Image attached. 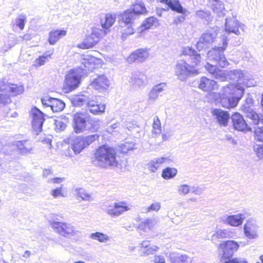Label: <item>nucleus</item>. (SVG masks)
<instances>
[{
  "mask_svg": "<svg viewBox=\"0 0 263 263\" xmlns=\"http://www.w3.org/2000/svg\"><path fill=\"white\" fill-rule=\"evenodd\" d=\"M244 90L245 88L241 86L237 88L234 85L228 84L222 87L220 93L212 92L208 96L211 97V101L219 102L224 108H233L237 106L242 98Z\"/></svg>",
  "mask_w": 263,
  "mask_h": 263,
  "instance_id": "1",
  "label": "nucleus"
},
{
  "mask_svg": "<svg viewBox=\"0 0 263 263\" xmlns=\"http://www.w3.org/2000/svg\"><path fill=\"white\" fill-rule=\"evenodd\" d=\"M117 153L115 148L106 145L100 146L95 153L96 159L100 166L104 168L117 166Z\"/></svg>",
  "mask_w": 263,
  "mask_h": 263,
  "instance_id": "2",
  "label": "nucleus"
},
{
  "mask_svg": "<svg viewBox=\"0 0 263 263\" xmlns=\"http://www.w3.org/2000/svg\"><path fill=\"white\" fill-rule=\"evenodd\" d=\"M224 81L232 80L237 82V84H232L237 88L241 86L244 88L246 87H253L256 85V81L252 76L247 71L243 72L240 69L225 70Z\"/></svg>",
  "mask_w": 263,
  "mask_h": 263,
  "instance_id": "3",
  "label": "nucleus"
},
{
  "mask_svg": "<svg viewBox=\"0 0 263 263\" xmlns=\"http://www.w3.org/2000/svg\"><path fill=\"white\" fill-rule=\"evenodd\" d=\"M222 47H216L211 49L207 53V58L210 63L223 68L229 64L223 54V51L226 49L228 44L226 38L222 39Z\"/></svg>",
  "mask_w": 263,
  "mask_h": 263,
  "instance_id": "4",
  "label": "nucleus"
},
{
  "mask_svg": "<svg viewBox=\"0 0 263 263\" xmlns=\"http://www.w3.org/2000/svg\"><path fill=\"white\" fill-rule=\"evenodd\" d=\"M175 75L181 81H186L188 78L197 75L198 70L192 65L189 64L186 61H178L175 68Z\"/></svg>",
  "mask_w": 263,
  "mask_h": 263,
  "instance_id": "5",
  "label": "nucleus"
},
{
  "mask_svg": "<svg viewBox=\"0 0 263 263\" xmlns=\"http://www.w3.org/2000/svg\"><path fill=\"white\" fill-rule=\"evenodd\" d=\"M245 25L240 23L236 18V16L232 15L226 18L225 31L227 33L234 34L236 35H241L245 31Z\"/></svg>",
  "mask_w": 263,
  "mask_h": 263,
  "instance_id": "6",
  "label": "nucleus"
},
{
  "mask_svg": "<svg viewBox=\"0 0 263 263\" xmlns=\"http://www.w3.org/2000/svg\"><path fill=\"white\" fill-rule=\"evenodd\" d=\"M161 3L166 4L172 10L180 13L175 17L176 23H182L184 21L185 17L189 14V12L183 8L179 0H160Z\"/></svg>",
  "mask_w": 263,
  "mask_h": 263,
  "instance_id": "7",
  "label": "nucleus"
},
{
  "mask_svg": "<svg viewBox=\"0 0 263 263\" xmlns=\"http://www.w3.org/2000/svg\"><path fill=\"white\" fill-rule=\"evenodd\" d=\"M51 226L54 231L64 237H69L77 234L78 231L71 224L53 221L51 222Z\"/></svg>",
  "mask_w": 263,
  "mask_h": 263,
  "instance_id": "8",
  "label": "nucleus"
},
{
  "mask_svg": "<svg viewBox=\"0 0 263 263\" xmlns=\"http://www.w3.org/2000/svg\"><path fill=\"white\" fill-rule=\"evenodd\" d=\"M239 247L238 243L234 240H229L220 243L219 245V248L221 249L223 252L222 259L225 261L231 258Z\"/></svg>",
  "mask_w": 263,
  "mask_h": 263,
  "instance_id": "9",
  "label": "nucleus"
},
{
  "mask_svg": "<svg viewBox=\"0 0 263 263\" xmlns=\"http://www.w3.org/2000/svg\"><path fill=\"white\" fill-rule=\"evenodd\" d=\"M80 70H71L66 74L65 80V89L67 91H71L78 87L80 82L81 74Z\"/></svg>",
  "mask_w": 263,
  "mask_h": 263,
  "instance_id": "10",
  "label": "nucleus"
},
{
  "mask_svg": "<svg viewBox=\"0 0 263 263\" xmlns=\"http://www.w3.org/2000/svg\"><path fill=\"white\" fill-rule=\"evenodd\" d=\"M32 127L34 134L37 135L42 130V126L45 121L44 114L36 107L32 108Z\"/></svg>",
  "mask_w": 263,
  "mask_h": 263,
  "instance_id": "11",
  "label": "nucleus"
},
{
  "mask_svg": "<svg viewBox=\"0 0 263 263\" xmlns=\"http://www.w3.org/2000/svg\"><path fill=\"white\" fill-rule=\"evenodd\" d=\"M258 230L259 226L256 221L252 218L248 219L243 226L244 235L250 239L258 238Z\"/></svg>",
  "mask_w": 263,
  "mask_h": 263,
  "instance_id": "12",
  "label": "nucleus"
},
{
  "mask_svg": "<svg viewBox=\"0 0 263 263\" xmlns=\"http://www.w3.org/2000/svg\"><path fill=\"white\" fill-rule=\"evenodd\" d=\"M89 116L85 111L79 112L73 117L74 129L76 133L83 132L86 128V122L89 121Z\"/></svg>",
  "mask_w": 263,
  "mask_h": 263,
  "instance_id": "13",
  "label": "nucleus"
},
{
  "mask_svg": "<svg viewBox=\"0 0 263 263\" xmlns=\"http://www.w3.org/2000/svg\"><path fill=\"white\" fill-rule=\"evenodd\" d=\"M245 114L246 117L249 120L248 124L250 125V127L252 126L255 128L256 127L263 126V115L257 112L255 110H247Z\"/></svg>",
  "mask_w": 263,
  "mask_h": 263,
  "instance_id": "14",
  "label": "nucleus"
},
{
  "mask_svg": "<svg viewBox=\"0 0 263 263\" xmlns=\"http://www.w3.org/2000/svg\"><path fill=\"white\" fill-rule=\"evenodd\" d=\"M41 101L44 106L50 107L53 112H60L65 107V104L62 100L56 98H43Z\"/></svg>",
  "mask_w": 263,
  "mask_h": 263,
  "instance_id": "15",
  "label": "nucleus"
},
{
  "mask_svg": "<svg viewBox=\"0 0 263 263\" xmlns=\"http://www.w3.org/2000/svg\"><path fill=\"white\" fill-rule=\"evenodd\" d=\"M234 128L239 131H251L252 127L248 124L243 117L238 112L234 113L231 117Z\"/></svg>",
  "mask_w": 263,
  "mask_h": 263,
  "instance_id": "16",
  "label": "nucleus"
},
{
  "mask_svg": "<svg viewBox=\"0 0 263 263\" xmlns=\"http://www.w3.org/2000/svg\"><path fill=\"white\" fill-rule=\"evenodd\" d=\"M148 50L147 49H139L133 53L127 58V61L129 63L134 62H144L149 57Z\"/></svg>",
  "mask_w": 263,
  "mask_h": 263,
  "instance_id": "17",
  "label": "nucleus"
},
{
  "mask_svg": "<svg viewBox=\"0 0 263 263\" xmlns=\"http://www.w3.org/2000/svg\"><path fill=\"white\" fill-rule=\"evenodd\" d=\"M129 210V208L126 205L125 202H115L113 205H110L107 207L106 213L111 217L116 218Z\"/></svg>",
  "mask_w": 263,
  "mask_h": 263,
  "instance_id": "18",
  "label": "nucleus"
},
{
  "mask_svg": "<svg viewBox=\"0 0 263 263\" xmlns=\"http://www.w3.org/2000/svg\"><path fill=\"white\" fill-rule=\"evenodd\" d=\"M100 33L97 30H92L91 34L88 35L83 42L78 45V47L82 49L92 48L99 41Z\"/></svg>",
  "mask_w": 263,
  "mask_h": 263,
  "instance_id": "19",
  "label": "nucleus"
},
{
  "mask_svg": "<svg viewBox=\"0 0 263 263\" xmlns=\"http://www.w3.org/2000/svg\"><path fill=\"white\" fill-rule=\"evenodd\" d=\"M216 35V32L214 30H210L203 33L196 44L197 49L200 51L207 47L214 41Z\"/></svg>",
  "mask_w": 263,
  "mask_h": 263,
  "instance_id": "20",
  "label": "nucleus"
},
{
  "mask_svg": "<svg viewBox=\"0 0 263 263\" xmlns=\"http://www.w3.org/2000/svg\"><path fill=\"white\" fill-rule=\"evenodd\" d=\"M211 113L216 122L222 126H227L230 118V114L228 111H224L221 109H213Z\"/></svg>",
  "mask_w": 263,
  "mask_h": 263,
  "instance_id": "21",
  "label": "nucleus"
},
{
  "mask_svg": "<svg viewBox=\"0 0 263 263\" xmlns=\"http://www.w3.org/2000/svg\"><path fill=\"white\" fill-rule=\"evenodd\" d=\"M245 219V215L241 213L233 215H226L222 217L224 223L235 227L241 226Z\"/></svg>",
  "mask_w": 263,
  "mask_h": 263,
  "instance_id": "22",
  "label": "nucleus"
},
{
  "mask_svg": "<svg viewBox=\"0 0 263 263\" xmlns=\"http://www.w3.org/2000/svg\"><path fill=\"white\" fill-rule=\"evenodd\" d=\"M236 236L237 233L234 229H219L212 235L211 240L214 241L215 239L233 238Z\"/></svg>",
  "mask_w": 263,
  "mask_h": 263,
  "instance_id": "23",
  "label": "nucleus"
},
{
  "mask_svg": "<svg viewBox=\"0 0 263 263\" xmlns=\"http://www.w3.org/2000/svg\"><path fill=\"white\" fill-rule=\"evenodd\" d=\"M216 65L215 64H213L209 61L205 65V68L214 78L220 81H224L225 70L219 69L216 67Z\"/></svg>",
  "mask_w": 263,
  "mask_h": 263,
  "instance_id": "24",
  "label": "nucleus"
},
{
  "mask_svg": "<svg viewBox=\"0 0 263 263\" xmlns=\"http://www.w3.org/2000/svg\"><path fill=\"white\" fill-rule=\"evenodd\" d=\"M198 87L201 90L204 91H209L212 93V91L217 90L218 85L216 82L214 80L208 79L205 77H202L200 79Z\"/></svg>",
  "mask_w": 263,
  "mask_h": 263,
  "instance_id": "25",
  "label": "nucleus"
},
{
  "mask_svg": "<svg viewBox=\"0 0 263 263\" xmlns=\"http://www.w3.org/2000/svg\"><path fill=\"white\" fill-rule=\"evenodd\" d=\"M109 85L110 81L104 75L98 76L91 84L92 87L100 91L107 89Z\"/></svg>",
  "mask_w": 263,
  "mask_h": 263,
  "instance_id": "26",
  "label": "nucleus"
},
{
  "mask_svg": "<svg viewBox=\"0 0 263 263\" xmlns=\"http://www.w3.org/2000/svg\"><path fill=\"white\" fill-rule=\"evenodd\" d=\"M15 145L20 154L22 155L31 153L32 151V144L29 140L17 141L15 142Z\"/></svg>",
  "mask_w": 263,
  "mask_h": 263,
  "instance_id": "27",
  "label": "nucleus"
},
{
  "mask_svg": "<svg viewBox=\"0 0 263 263\" xmlns=\"http://www.w3.org/2000/svg\"><path fill=\"white\" fill-rule=\"evenodd\" d=\"M166 88V84L165 83H160L155 85L149 92V100L155 101L159 95L165 90Z\"/></svg>",
  "mask_w": 263,
  "mask_h": 263,
  "instance_id": "28",
  "label": "nucleus"
},
{
  "mask_svg": "<svg viewBox=\"0 0 263 263\" xmlns=\"http://www.w3.org/2000/svg\"><path fill=\"white\" fill-rule=\"evenodd\" d=\"M0 90L10 91L13 95L17 96L24 92V87L22 85L18 86L15 84L7 85L5 86L3 82H0Z\"/></svg>",
  "mask_w": 263,
  "mask_h": 263,
  "instance_id": "29",
  "label": "nucleus"
},
{
  "mask_svg": "<svg viewBox=\"0 0 263 263\" xmlns=\"http://www.w3.org/2000/svg\"><path fill=\"white\" fill-rule=\"evenodd\" d=\"M147 82V77L143 73L136 74L132 78V84L136 89L144 87Z\"/></svg>",
  "mask_w": 263,
  "mask_h": 263,
  "instance_id": "30",
  "label": "nucleus"
},
{
  "mask_svg": "<svg viewBox=\"0 0 263 263\" xmlns=\"http://www.w3.org/2000/svg\"><path fill=\"white\" fill-rule=\"evenodd\" d=\"M182 53L184 55H187L191 57L192 62L196 65H198L201 61V57L199 54L191 47H186L184 48Z\"/></svg>",
  "mask_w": 263,
  "mask_h": 263,
  "instance_id": "31",
  "label": "nucleus"
},
{
  "mask_svg": "<svg viewBox=\"0 0 263 263\" xmlns=\"http://www.w3.org/2000/svg\"><path fill=\"white\" fill-rule=\"evenodd\" d=\"M170 159L167 157H160L152 160L148 164V170L152 172H155L156 171L160 166L161 165L169 162Z\"/></svg>",
  "mask_w": 263,
  "mask_h": 263,
  "instance_id": "32",
  "label": "nucleus"
},
{
  "mask_svg": "<svg viewBox=\"0 0 263 263\" xmlns=\"http://www.w3.org/2000/svg\"><path fill=\"white\" fill-rule=\"evenodd\" d=\"M71 146L76 154L80 153L86 147L83 137L79 136L76 137L72 142Z\"/></svg>",
  "mask_w": 263,
  "mask_h": 263,
  "instance_id": "33",
  "label": "nucleus"
},
{
  "mask_svg": "<svg viewBox=\"0 0 263 263\" xmlns=\"http://www.w3.org/2000/svg\"><path fill=\"white\" fill-rule=\"evenodd\" d=\"M89 99V93L85 92L72 97L71 102L73 106H81L87 104V100Z\"/></svg>",
  "mask_w": 263,
  "mask_h": 263,
  "instance_id": "34",
  "label": "nucleus"
},
{
  "mask_svg": "<svg viewBox=\"0 0 263 263\" xmlns=\"http://www.w3.org/2000/svg\"><path fill=\"white\" fill-rule=\"evenodd\" d=\"M66 31L64 30H54L49 33L48 41L50 45H54L61 37L65 36Z\"/></svg>",
  "mask_w": 263,
  "mask_h": 263,
  "instance_id": "35",
  "label": "nucleus"
},
{
  "mask_svg": "<svg viewBox=\"0 0 263 263\" xmlns=\"http://www.w3.org/2000/svg\"><path fill=\"white\" fill-rule=\"evenodd\" d=\"M82 64L81 70L91 71L95 68V59L93 57H87L83 59Z\"/></svg>",
  "mask_w": 263,
  "mask_h": 263,
  "instance_id": "36",
  "label": "nucleus"
},
{
  "mask_svg": "<svg viewBox=\"0 0 263 263\" xmlns=\"http://www.w3.org/2000/svg\"><path fill=\"white\" fill-rule=\"evenodd\" d=\"M212 10L219 16L224 15V11L225 10L223 3L219 0H212Z\"/></svg>",
  "mask_w": 263,
  "mask_h": 263,
  "instance_id": "37",
  "label": "nucleus"
},
{
  "mask_svg": "<svg viewBox=\"0 0 263 263\" xmlns=\"http://www.w3.org/2000/svg\"><path fill=\"white\" fill-rule=\"evenodd\" d=\"M89 237L91 239L97 240L103 243H107L110 239V237L107 234L99 232L90 234Z\"/></svg>",
  "mask_w": 263,
  "mask_h": 263,
  "instance_id": "38",
  "label": "nucleus"
},
{
  "mask_svg": "<svg viewBox=\"0 0 263 263\" xmlns=\"http://www.w3.org/2000/svg\"><path fill=\"white\" fill-rule=\"evenodd\" d=\"M170 257L171 263H184L186 262L188 259L187 255L180 254L176 252L171 253Z\"/></svg>",
  "mask_w": 263,
  "mask_h": 263,
  "instance_id": "39",
  "label": "nucleus"
},
{
  "mask_svg": "<svg viewBox=\"0 0 263 263\" xmlns=\"http://www.w3.org/2000/svg\"><path fill=\"white\" fill-rule=\"evenodd\" d=\"M135 17L136 16L132 11L130 9H128L120 15V20H121L124 23L128 25L132 23V21Z\"/></svg>",
  "mask_w": 263,
  "mask_h": 263,
  "instance_id": "40",
  "label": "nucleus"
},
{
  "mask_svg": "<svg viewBox=\"0 0 263 263\" xmlns=\"http://www.w3.org/2000/svg\"><path fill=\"white\" fill-rule=\"evenodd\" d=\"M116 15L107 14L105 17V20H102L101 25L104 29H108L114 24L116 21Z\"/></svg>",
  "mask_w": 263,
  "mask_h": 263,
  "instance_id": "41",
  "label": "nucleus"
},
{
  "mask_svg": "<svg viewBox=\"0 0 263 263\" xmlns=\"http://www.w3.org/2000/svg\"><path fill=\"white\" fill-rule=\"evenodd\" d=\"M76 193L78 197L81 198L84 201H91L93 200L92 194L88 193L82 188L76 189Z\"/></svg>",
  "mask_w": 263,
  "mask_h": 263,
  "instance_id": "42",
  "label": "nucleus"
},
{
  "mask_svg": "<svg viewBox=\"0 0 263 263\" xmlns=\"http://www.w3.org/2000/svg\"><path fill=\"white\" fill-rule=\"evenodd\" d=\"M177 173V170L175 168L167 167L162 171V177L165 179L174 178Z\"/></svg>",
  "mask_w": 263,
  "mask_h": 263,
  "instance_id": "43",
  "label": "nucleus"
},
{
  "mask_svg": "<svg viewBox=\"0 0 263 263\" xmlns=\"http://www.w3.org/2000/svg\"><path fill=\"white\" fill-rule=\"evenodd\" d=\"M27 21V16L25 14H21L15 18L14 25L18 27L21 30H23Z\"/></svg>",
  "mask_w": 263,
  "mask_h": 263,
  "instance_id": "44",
  "label": "nucleus"
},
{
  "mask_svg": "<svg viewBox=\"0 0 263 263\" xmlns=\"http://www.w3.org/2000/svg\"><path fill=\"white\" fill-rule=\"evenodd\" d=\"M254 103V100L250 95H248L246 98L245 102L241 106V110L243 112H246V109L251 110L253 109L252 107Z\"/></svg>",
  "mask_w": 263,
  "mask_h": 263,
  "instance_id": "45",
  "label": "nucleus"
},
{
  "mask_svg": "<svg viewBox=\"0 0 263 263\" xmlns=\"http://www.w3.org/2000/svg\"><path fill=\"white\" fill-rule=\"evenodd\" d=\"M135 16L140 14H144L146 12V9L143 4H136L133 6L130 9Z\"/></svg>",
  "mask_w": 263,
  "mask_h": 263,
  "instance_id": "46",
  "label": "nucleus"
},
{
  "mask_svg": "<svg viewBox=\"0 0 263 263\" xmlns=\"http://www.w3.org/2000/svg\"><path fill=\"white\" fill-rule=\"evenodd\" d=\"M135 146V144L134 142H125L121 144L120 146V151L123 153H126L128 151L133 149Z\"/></svg>",
  "mask_w": 263,
  "mask_h": 263,
  "instance_id": "47",
  "label": "nucleus"
},
{
  "mask_svg": "<svg viewBox=\"0 0 263 263\" xmlns=\"http://www.w3.org/2000/svg\"><path fill=\"white\" fill-rule=\"evenodd\" d=\"M88 109L92 114L97 115L104 112L105 109V105L104 104L100 103Z\"/></svg>",
  "mask_w": 263,
  "mask_h": 263,
  "instance_id": "48",
  "label": "nucleus"
},
{
  "mask_svg": "<svg viewBox=\"0 0 263 263\" xmlns=\"http://www.w3.org/2000/svg\"><path fill=\"white\" fill-rule=\"evenodd\" d=\"M158 21L154 17H150L146 20L145 22L143 24L142 27L145 29L151 28L153 26H156Z\"/></svg>",
  "mask_w": 263,
  "mask_h": 263,
  "instance_id": "49",
  "label": "nucleus"
},
{
  "mask_svg": "<svg viewBox=\"0 0 263 263\" xmlns=\"http://www.w3.org/2000/svg\"><path fill=\"white\" fill-rule=\"evenodd\" d=\"M177 192L180 195H185L191 193V186L186 184H180L178 186Z\"/></svg>",
  "mask_w": 263,
  "mask_h": 263,
  "instance_id": "50",
  "label": "nucleus"
},
{
  "mask_svg": "<svg viewBox=\"0 0 263 263\" xmlns=\"http://www.w3.org/2000/svg\"><path fill=\"white\" fill-rule=\"evenodd\" d=\"M153 129V133H155L156 134H159L161 132L160 121L157 116L154 118Z\"/></svg>",
  "mask_w": 263,
  "mask_h": 263,
  "instance_id": "51",
  "label": "nucleus"
},
{
  "mask_svg": "<svg viewBox=\"0 0 263 263\" xmlns=\"http://www.w3.org/2000/svg\"><path fill=\"white\" fill-rule=\"evenodd\" d=\"M86 146H87L98 140L99 138V135L97 134L83 137Z\"/></svg>",
  "mask_w": 263,
  "mask_h": 263,
  "instance_id": "52",
  "label": "nucleus"
},
{
  "mask_svg": "<svg viewBox=\"0 0 263 263\" xmlns=\"http://www.w3.org/2000/svg\"><path fill=\"white\" fill-rule=\"evenodd\" d=\"M196 15L199 18H204L206 21H209L210 19L211 12L208 10L204 11L200 10L196 11Z\"/></svg>",
  "mask_w": 263,
  "mask_h": 263,
  "instance_id": "53",
  "label": "nucleus"
},
{
  "mask_svg": "<svg viewBox=\"0 0 263 263\" xmlns=\"http://www.w3.org/2000/svg\"><path fill=\"white\" fill-rule=\"evenodd\" d=\"M159 248L156 246H151L149 247L146 248L145 250H141L142 253V255L148 256L151 254H153L155 252H157Z\"/></svg>",
  "mask_w": 263,
  "mask_h": 263,
  "instance_id": "54",
  "label": "nucleus"
},
{
  "mask_svg": "<svg viewBox=\"0 0 263 263\" xmlns=\"http://www.w3.org/2000/svg\"><path fill=\"white\" fill-rule=\"evenodd\" d=\"M161 208V203L158 201L153 203L150 206L146 209V212L148 213L152 211L158 212Z\"/></svg>",
  "mask_w": 263,
  "mask_h": 263,
  "instance_id": "55",
  "label": "nucleus"
},
{
  "mask_svg": "<svg viewBox=\"0 0 263 263\" xmlns=\"http://www.w3.org/2000/svg\"><path fill=\"white\" fill-rule=\"evenodd\" d=\"M255 139L260 142L263 141V126H259L254 130Z\"/></svg>",
  "mask_w": 263,
  "mask_h": 263,
  "instance_id": "56",
  "label": "nucleus"
},
{
  "mask_svg": "<svg viewBox=\"0 0 263 263\" xmlns=\"http://www.w3.org/2000/svg\"><path fill=\"white\" fill-rule=\"evenodd\" d=\"M125 126V127L130 131H133L139 127L137 124L136 121L134 120L126 121Z\"/></svg>",
  "mask_w": 263,
  "mask_h": 263,
  "instance_id": "57",
  "label": "nucleus"
},
{
  "mask_svg": "<svg viewBox=\"0 0 263 263\" xmlns=\"http://www.w3.org/2000/svg\"><path fill=\"white\" fill-rule=\"evenodd\" d=\"M134 33V31L132 27L128 25L126 28L122 31V39L123 40H125L128 35L133 34Z\"/></svg>",
  "mask_w": 263,
  "mask_h": 263,
  "instance_id": "58",
  "label": "nucleus"
},
{
  "mask_svg": "<svg viewBox=\"0 0 263 263\" xmlns=\"http://www.w3.org/2000/svg\"><path fill=\"white\" fill-rule=\"evenodd\" d=\"M223 263H248L247 259L245 258L236 257L230 258L224 261Z\"/></svg>",
  "mask_w": 263,
  "mask_h": 263,
  "instance_id": "59",
  "label": "nucleus"
},
{
  "mask_svg": "<svg viewBox=\"0 0 263 263\" xmlns=\"http://www.w3.org/2000/svg\"><path fill=\"white\" fill-rule=\"evenodd\" d=\"M100 120L94 119H91L89 121L90 124V128L93 131H97L100 127Z\"/></svg>",
  "mask_w": 263,
  "mask_h": 263,
  "instance_id": "60",
  "label": "nucleus"
},
{
  "mask_svg": "<svg viewBox=\"0 0 263 263\" xmlns=\"http://www.w3.org/2000/svg\"><path fill=\"white\" fill-rule=\"evenodd\" d=\"M62 187H57L54 190H52L51 191V195L54 198H57L60 196H62V197H65V196L62 193Z\"/></svg>",
  "mask_w": 263,
  "mask_h": 263,
  "instance_id": "61",
  "label": "nucleus"
},
{
  "mask_svg": "<svg viewBox=\"0 0 263 263\" xmlns=\"http://www.w3.org/2000/svg\"><path fill=\"white\" fill-rule=\"evenodd\" d=\"M99 104V102L98 101H96L92 96H90L89 95V99L87 100L86 104L87 109H89L92 107L93 106L97 105Z\"/></svg>",
  "mask_w": 263,
  "mask_h": 263,
  "instance_id": "62",
  "label": "nucleus"
},
{
  "mask_svg": "<svg viewBox=\"0 0 263 263\" xmlns=\"http://www.w3.org/2000/svg\"><path fill=\"white\" fill-rule=\"evenodd\" d=\"M254 149L258 158L261 159L263 158V145H256Z\"/></svg>",
  "mask_w": 263,
  "mask_h": 263,
  "instance_id": "63",
  "label": "nucleus"
},
{
  "mask_svg": "<svg viewBox=\"0 0 263 263\" xmlns=\"http://www.w3.org/2000/svg\"><path fill=\"white\" fill-rule=\"evenodd\" d=\"M55 128L60 130H63L66 127V124L64 123L61 119L55 120L54 121Z\"/></svg>",
  "mask_w": 263,
  "mask_h": 263,
  "instance_id": "64",
  "label": "nucleus"
}]
</instances>
